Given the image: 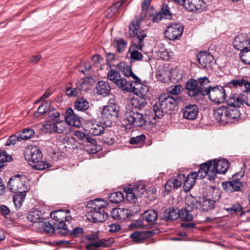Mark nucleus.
I'll list each match as a JSON object with an SVG mask.
<instances>
[{"label":"nucleus","instance_id":"1","mask_svg":"<svg viewBox=\"0 0 250 250\" xmlns=\"http://www.w3.org/2000/svg\"><path fill=\"white\" fill-rule=\"evenodd\" d=\"M182 101L181 97H172L169 94H161L156 102L153 106L154 116L153 119H161L164 113L172 114L177 110L178 104Z\"/></svg>","mask_w":250,"mask_h":250},{"label":"nucleus","instance_id":"2","mask_svg":"<svg viewBox=\"0 0 250 250\" xmlns=\"http://www.w3.org/2000/svg\"><path fill=\"white\" fill-rule=\"evenodd\" d=\"M145 18L146 16H143L142 13L140 19L133 20L129 24L128 38L131 40L130 45L136 44V45H145L144 40L147 34L145 30L140 29V24Z\"/></svg>","mask_w":250,"mask_h":250},{"label":"nucleus","instance_id":"3","mask_svg":"<svg viewBox=\"0 0 250 250\" xmlns=\"http://www.w3.org/2000/svg\"><path fill=\"white\" fill-rule=\"evenodd\" d=\"M122 112L119 105L114 103H110L104 106L101 111V118L103 124L106 127L111 126L122 117Z\"/></svg>","mask_w":250,"mask_h":250},{"label":"nucleus","instance_id":"4","mask_svg":"<svg viewBox=\"0 0 250 250\" xmlns=\"http://www.w3.org/2000/svg\"><path fill=\"white\" fill-rule=\"evenodd\" d=\"M214 117L217 122L225 125L240 117V111L237 109H229L223 105L214 109Z\"/></svg>","mask_w":250,"mask_h":250},{"label":"nucleus","instance_id":"5","mask_svg":"<svg viewBox=\"0 0 250 250\" xmlns=\"http://www.w3.org/2000/svg\"><path fill=\"white\" fill-rule=\"evenodd\" d=\"M125 120L127 121V124L133 125L136 127L146 129L147 125H155L156 122L147 121L148 116L146 114H143L137 111L132 110L125 113L124 115Z\"/></svg>","mask_w":250,"mask_h":250},{"label":"nucleus","instance_id":"6","mask_svg":"<svg viewBox=\"0 0 250 250\" xmlns=\"http://www.w3.org/2000/svg\"><path fill=\"white\" fill-rule=\"evenodd\" d=\"M28 179L24 174H16L11 177L7 183L8 188L12 192H27L30 189L27 186Z\"/></svg>","mask_w":250,"mask_h":250},{"label":"nucleus","instance_id":"7","mask_svg":"<svg viewBox=\"0 0 250 250\" xmlns=\"http://www.w3.org/2000/svg\"><path fill=\"white\" fill-rule=\"evenodd\" d=\"M84 237L86 240L93 241V242H90L86 245V250H93L91 249V247L95 248H108L111 246L114 242V239L112 237L108 239L102 238L100 239L98 232L87 234L84 236Z\"/></svg>","mask_w":250,"mask_h":250},{"label":"nucleus","instance_id":"8","mask_svg":"<svg viewBox=\"0 0 250 250\" xmlns=\"http://www.w3.org/2000/svg\"><path fill=\"white\" fill-rule=\"evenodd\" d=\"M185 89L187 90V94L190 97H205V94L208 93V89L203 90L200 87H199L197 81L193 78L188 79L185 83Z\"/></svg>","mask_w":250,"mask_h":250},{"label":"nucleus","instance_id":"9","mask_svg":"<svg viewBox=\"0 0 250 250\" xmlns=\"http://www.w3.org/2000/svg\"><path fill=\"white\" fill-rule=\"evenodd\" d=\"M184 25L180 22H173L167 26L164 32L165 37L169 40L175 41L179 39L183 34Z\"/></svg>","mask_w":250,"mask_h":250},{"label":"nucleus","instance_id":"10","mask_svg":"<svg viewBox=\"0 0 250 250\" xmlns=\"http://www.w3.org/2000/svg\"><path fill=\"white\" fill-rule=\"evenodd\" d=\"M205 89H208L209 92L205 94V96L207 95L210 101L217 104H221L225 102L226 93L223 86L219 85L214 87L210 86L206 88Z\"/></svg>","mask_w":250,"mask_h":250},{"label":"nucleus","instance_id":"11","mask_svg":"<svg viewBox=\"0 0 250 250\" xmlns=\"http://www.w3.org/2000/svg\"><path fill=\"white\" fill-rule=\"evenodd\" d=\"M23 154L27 161L34 164L41 160L42 157L40 149L38 146L32 145L28 146L25 147Z\"/></svg>","mask_w":250,"mask_h":250},{"label":"nucleus","instance_id":"12","mask_svg":"<svg viewBox=\"0 0 250 250\" xmlns=\"http://www.w3.org/2000/svg\"><path fill=\"white\" fill-rule=\"evenodd\" d=\"M196 58V60L203 67L207 69L212 67L214 58L209 52L201 51L197 53Z\"/></svg>","mask_w":250,"mask_h":250},{"label":"nucleus","instance_id":"13","mask_svg":"<svg viewBox=\"0 0 250 250\" xmlns=\"http://www.w3.org/2000/svg\"><path fill=\"white\" fill-rule=\"evenodd\" d=\"M206 3L203 0H186L183 7L190 12L201 13L205 10Z\"/></svg>","mask_w":250,"mask_h":250},{"label":"nucleus","instance_id":"14","mask_svg":"<svg viewBox=\"0 0 250 250\" xmlns=\"http://www.w3.org/2000/svg\"><path fill=\"white\" fill-rule=\"evenodd\" d=\"M185 179V175L182 173H178L177 176H173L169 179L165 185L164 191L166 192L165 194H168L172 189L180 188L183 183Z\"/></svg>","mask_w":250,"mask_h":250},{"label":"nucleus","instance_id":"15","mask_svg":"<svg viewBox=\"0 0 250 250\" xmlns=\"http://www.w3.org/2000/svg\"><path fill=\"white\" fill-rule=\"evenodd\" d=\"M86 216L92 223H103L108 218V214L102 209L99 210H89L86 214Z\"/></svg>","mask_w":250,"mask_h":250},{"label":"nucleus","instance_id":"16","mask_svg":"<svg viewBox=\"0 0 250 250\" xmlns=\"http://www.w3.org/2000/svg\"><path fill=\"white\" fill-rule=\"evenodd\" d=\"M210 161H212L211 163H213L212 164V171L218 172V174H225L230 165L229 161L225 158L214 159Z\"/></svg>","mask_w":250,"mask_h":250},{"label":"nucleus","instance_id":"17","mask_svg":"<svg viewBox=\"0 0 250 250\" xmlns=\"http://www.w3.org/2000/svg\"><path fill=\"white\" fill-rule=\"evenodd\" d=\"M239 173L235 174L233 175V179L230 181H226L223 182L222 186L223 188L228 192H233L234 191H239L241 189V188L243 186L242 183L240 182V179L235 177L239 175Z\"/></svg>","mask_w":250,"mask_h":250},{"label":"nucleus","instance_id":"18","mask_svg":"<svg viewBox=\"0 0 250 250\" xmlns=\"http://www.w3.org/2000/svg\"><path fill=\"white\" fill-rule=\"evenodd\" d=\"M62 116L68 125L78 127L81 125V117L75 114L71 107L67 108L64 115L62 114Z\"/></svg>","mask_w":250,"mask_h":250},{"label":"nucleus","instance_id":"19","mask_svg":"<svg viewBox=\"0 0 250 250\" xmlns=\"http://www.w3.org/2000/svg\"><path fill=\"white\" fill-rule=\"evenodd\" d=\"M107 78L112 81L122 90L125 89L127 80L121 78L120 73L114 69H111L107 73Z\"/></svg>","mask_w":250,"mask_h":250},{"label":"nucleus","instance_id":"20","mask_svg":"<svg viewBox=\"0 0 250 250\" xmlns=\"http://www.w3.org/2000/svg\"><path fill=\"white\" fill-rule=\"evenodd\" d=\"M183 116L184 118L189 120H194L199 113V108L195 104H189L182 108Z\"/></svg>","mask_w":250,"mask_h":250},{"label":"nucleus","instance_id":"21","mask_svg":"<svg viewBox=\"0 0 250 250\" xmlns=\"http://www.w3.org/2000/svg\"><path fill=\"white\" fill-rule=\"evenodd\" d=\"M144 47V46L142 45H136V44L130 45L127 55L130 54V58L131 60L130 63H132L133 61H140L143 60V55L139 50L142 51Z\"/></svg>","mask_w":250,"mask_h":250},{"label":"nucleus","instance_id":"22","mask_svg":"<svg viewBox=\"0 0 250 250\" xmlns=\"http://www.w3.org/2000/svg\"><path fill=\"white\" fill-rule=\"evenodd\" d=\"M248 100L245 98L242 99V97L237 96L236 94L230 97L229 99L226 100L227 106L226 107L229 109H237L239 108L243 103H245Z\"/></svg>","mask_w":250,"mask_h":250},{"label":"nucleus","instance_id":"23","mask_svg":"<svg viewBox=\"0 0 250 250\" xmlns=\"http://www.w3.org/2000/svg\"><path fill=\"white\" fill-rule=\"evenodd\" d=\"M131 77L134 80V81H129L127 80L126 84L125 85L126 88L125 89H124V90L127 92L132 91L135 94L137 95L138 93H139V87H136V86L139 85L142 87L143 84L140 79L134 73Z\"/></svg>","mask_w":250,"mask_h":250},{"label":"nucleus","instance_id":"24","mask_svg":"<svg viewBox=\"0 0 250 250\" xmlns=\"http://www.w3.org/2000/svg\"><path fill=\"white\" fill-rule=\"evenodd\" d=\"M248 42L247 35L246 34L241 33L235 37L233 42V47L235 49L241 50L248 48L246 45Z\"/></svg>","mask_w":250,"mask_h":250},{"label":"nucleus","instance_id":"25","mask_svg":"<svg viewBox=\"0 0 250 250\" xmlns=\"http://www.w3.org/2000/svg\"><path fill=\"white\" fill-rule=\"evenodd\" d=\"M179 209L171 207L166 208L163 214V219L166 222H171L179 218Z\"/></svg>","mask_w":250,"mask_h":250},{"label":"nucleus","instance_id":"26","mask_svg":"<svg viewBox=\"0 0 250 250\" xmlns=\"http://www.w3.org/2000/svg\"><path fill=\"white\" fill-rule=\"evenodd\" d=\"M107 205L108 203L106 201L100 198H96L90 200L87 204L86 208H89L90 210H99L106 208Z\"/></svg>","mask_w":250,"mask_h":250},{"label":"nucleus","instance_id":"27","mask_svg":"<svg viewBox=\"0 0 250 250\" xmlns=\"http://www.w3.org/2000/svg\"><path fill=\"white\" fill-rule=\"evenodd\" d=\"M197 176L196 171L191 172L187 176H185V179L183 182V189L184 191L188 192L193 188L197 179Z\"/></svg>","mask_w":250,"mask_h":250},{"label":"nucleus","instance_id":"28","mask_svg":"<svg viewBox=\"0 0 250 250\" xmlns=\"http://www.w3.org/2000/svg\"><path fill=\"white\" fill-rule=\"evenodd\" d=\"M96 88L97 94L99 95H102L104 97L108 96L111 90L109 83L104 81L98 82Z\"/></svg>","mask_w":250,"mask_h":250},{"label":"nucleus","instance_id":"29","mask_svg":"<svg viewBox=\"0 0 250 250\" xmlns=\"http://www.w3.org/2000/svg\"><path fill=\"white\" fill-rule=\"evenodd\" d=\"M40 224V231L42 234L52 235L55 232L54 225H52L49 222L39 221Z\"/></svg>","mask_w":250,"mask_h":250},{"label":"nucleus","instance_id":"30","mask_svg":"<svg viewBox=\"0 0 250 250\" xmlns=\"http://www.w3.org/2000/svg\"><path fill=\"white\" fill-rule=\"evenodd\" d=\"M215 201L203 196L200 200V207L202 210L208 211L213 209L215 207Z\"/></svg>","mask_w":250,"mask_h":250},{"label":"nucleus","instance_id":"31","mask_svg":"<svg viewBox=\"0 0 250 250\" xmlns=\"http://www.w3.org/2000/svg\"><path fill=\"white\" fill-rule=\"evenodd\" d=\"M193 211L184 207L179 209V218L183 222H190L193 220Z\"/></svg>","mask_w":250,"mask_h":250},{"label":"nucleus","instance_id":"32","mask_svg":"<svg viewBox=\"0 0 250 250\" xmlns=\"http://www.w3.org/2000/svg\"><path fill=\"white\" fill-rule=\"evenodd\" d=\"M185 207L193 211L194 209H199L200 207V201L198 200L192 195L186 197L185 199Z\"/></svg>","mask_w":250,"mask_h":250},{"label":"nucleus","instance_id":"33","mask_svg":"<svg viewBox=\"0 0 250 250\" xmlns=\"http://www.w3.org/2000/svg\"><path fill=\"white\" fill-rule=\"evenodd\" d=\"M49 109L48 112V120L49 121H52L56 122L57 123H60L62 121L63 117L61 118L60 113L58 112L57 109L50 105Z\"/></svg>","mask_w":250,"mask_h":250},{"label":"nucleus","instance_id":"34","mask_svg":"<svg viewBox=\"0 0 250 250\" xmlns=\"http://www.w3.org/2000/svg\"><path fill=\"white\" fill-rule=\"evenodd\" d=\"M51 104V102L49 100L44 101L43 102L42 104L39 106L38 108V110L35 111L34 113V118H38L40 117L41 116L45 114L46 113H48V112L49 109V106Z\"/></svg>","mask_w":250,"mask_h":250},{"label":"nucleus","instance_id":"35","mask_svg":"<svg viewBox=\"0 0 250 250\" xmlns=\"http://www.w3.org/2000/svg\"><path fill=\"white\" fill-rule=\"evenodd\" d=\"M15 193L13 196V202H14L15 208L17 209L21 208L23 202L24 201L26 195V192L20 191L19 192H14Z\"/></svg>","mask_w":250,"mask_h":250},{"label":"nucleus","instance_id":"36","mask_svg":"<svg viewBox=\"0 0 250 250\" xmlns=\"http://www.w3.org/2000/svg\"><path fill=\"white\" fill-rule=\"evenodd\" d=\"M112 44L114 47L116 48L118 53H122L126 47L127 43L123 39L117 37L113 40Z\"/></svg>","mask_w":250,"mask_h":250},{"label":"nucleus","instance_id":"37","mask_svg":"<svg viewBox=\"0 0 250 250\" xmlns=\"http://www.w3.org/2000/svg\"><path fill=\"white\" fill-rule=\"evenodd\" d=\"M156 196V188L155 187H150L147 191H145L141 197L147 204H149L155 200Z\"/></svg>","mask_w":250,"mask_h":250},{"label":"nucleus","instance_id":"38","mask_svg":"<svg viewBox=\"0 0 250 250\" xmlns=\"http://www.w3.org/2000/svg\"><path fill=\"white\" fill-rule=\"evenodd\" d=\"M74 107L78 111H84L89 108V103L83 97L78 98L74 103Z\"/></svg>","mask_w":250,"mask_h":250},{"label":"nucleus","instance_id":"39","mask_svg":"<svg viewBox=\"0 0 250 250\" xmlns=\"http://www.w3.org/2000/svg\"><path fill=\"white\" fill-rule=\"evenodd\" d=\"M158 214L156 211L153 209H149L145 211L143 214V219L148 223L153 224L156 221Z\"/></svg>","mask_w":250,"mask_h":250},{"label":"nucleus","instance_id":"40","mask_svg":"<svg viewBox=\"0 0 250 250\" xmlns=\"http://www.w3.org/2000/svg\"><path fill=\"white\" fill-rule=\"evenodd\" d=\"M103 136L101 139V141L104 144L108 146H112L115 143L114 135L113 131L109 130H105L103 133Z\"/></svg>","mask_w":250,"mask_h":250},{"label":"nucleus","instance_id":"41","mask_svg":"<svg viewBox=\"0 0 250 250\" xmlns=\"http://www.w3.org/2000/svg\"><path fill=\"white\" fill-rule=\"evenodd\" d=\"M108 199L111 203L118 204L125 200L124 192L116 191L108 195Z\"/></svg>","mask_w":250,"mask_h":250},{"label":"nucleus","instance_id":"42","mask_svg":"<svg viewBox=\"0 0 250 250\" xmlns=\"http://www.w3.org/2000/svg\"><path fill=\"white\" fill-rule=\"evenodd\" d=\"M131 66L132 63L129 65L123 62H120L117 65L118 68L123 72L124 75L127 77H131L134 73L131 69Z\"/></svg>","mask_w":250,"mask_h":250},{"label":"nucleus","instance_id":"43","mask_svg":"<svg viewBox=\"0 0 250 250\" xmlns=\"http://www.w3.org/2000/svg\"><path fill=\"white\" fill-rule=\"evenodd\" d=\"M74 135L76 136L80 140H82L87 144L89 143H95L96 140L91 138L89 134H86L85 132L81 131H75Z\"/></svg>","mask_w":250,"mask_h":250},{"label":"nucleus","instance_id":"44","mask_svg":"<svg viewBox=\"0 0 250 250\" xmlns=\"http://www.w3.org/2000/svg\"><path fill=\"white\" fill-rule=\"evenodd\" d=\"M37 210L42 221L52 216V212L47 207L41 206L37 208Z\"/></svg>","mask_w":250,"mask_h":250},{"label":"nucleus","instance_id":"45","mask_svg":"<svg viewBox=\"0 0 250 250\" xmlns=\"http://www.w3.org/2000/svg\"><path fill=\"white\" fill-rule=\"evenodd\" d=\"M137 211L131 212L128 209L120 208V216L119 220H125L126 219H130L131 217L137 213Z\"/></svg>","mask_w":250,"mask_h":250},{"label":"nucleus","instance_id":"46","mask_svg":"<svg viewBox=\"0 0 250 250\" xmlns=\"http://www.w3.org/2000/svg\"><path fill=\"white\" fill-rule=\"evenodd\" d=\"M239 57L242 62L248 65H250V49L248 47L241 50Z\"/></svg>","mask_w":250,"mask_h":250},{"label":"nucleus","instance_id":"47","mask_svg":"<svg viewBox=\"0 0 250 250\" xmlns=\"http://www.w3.org/2000/svg\"><path fill=\"white\" fill-rule=\"evenodd\" d=\"M105 131L103 125L99 124L92 125L89 130V133L93 136H98L103 134Z\"/></svg>","mask_w":250,"mask_h":250},{"label":"nucleus","instance_id":"48","mask_svg":"<svg viewBox=\"0 0 250 250\" xmlns=\"http://www.w3.org/2000/svg\"><path fill=\"white\" fill-rule=\"evenodd\" d=\"M26 218L28 221L33 223H39V221H42L39 215L37 208L28 212Z\"/></svg>","mask_w":250,"mask_h":250},{"label":"nucleus","instance_id":"49","mask_svg":"<svg viewBox=\"0 0 250 250\" xmlns=\"http://www.w3.org/2000/svg\"><path fill=\"white\" fill-rule=\"evenodd\" d=\"M147 103L146 99L144 97H138L133 98L132 101V104L138 109H141Z\"/></svg>","mask_w":250,"mask_h":250},{"label":"nucleus","instance_id":"50","mask_svg":"<svg viewBox=\"0 0 250 250\" xmlns=\"http://www.w3.org/2000/svg\"><path fill=\"white\" fill-rule=\"evenodd\" d=\"M102 149L100 145L97 144V141L95 143H89L87 145L86 151L90 154H95Z\"/></svg>","mask_w":250,"mask_h":250},{"label":"nucleus","instance_id":"51","mask_svg":"<svg viewBox=\"0 0 250 250\" xmlns=\"http://www.w3.org/2000/svg\"><path fill=\"white\" fill-rule=\"evenodd\" d=\"M160 12L164 18L168 20L172 19V14L170 11V8L167 4L165 3L162 4Z\"/></svg>","mask_w":250,"mask_h":250},{"label":"nucleus","instance_id":"52","mask_svg":"<svg viewBox=\"0 0 250 250\" xmlns=\"http://www.w3.org/2000/svg\"><path fill=\"white\" fill-rule=\"evenodd\" d=\"M146 185L141 183H136L133 186L134 192L139 197H142L145 192Z\"/></svg>","mask_w":250,"mask_h":250},{"label":"nucleus","instance_id":"53","mask_svg":"<svg viewBox=\"0 0 250 250\" xmlns=\"http://www.w3.org/2000/svg\"><path fill=\"white\" fill-rule=\"evenodd\" d=\"M34 130L30 128H26L23 129L22 130V132L21 133H20V136L22 140H26L31 138L34 135Z\"/></svg>","mask_w":250,"mask_h":250},{"label":"nucleus","instance_id":"54","mask_svg":"<svg viewBox=\"0 0 250 250\" xmlns=\"http://www.w3.org/2000/svg\"><path fill=\"white\" fill-rule=\"evenodd\" d=\"M51 165L50 163L46 161L39 160L38 162L35 163L33 166V167L37 170H44L47 168L51 167Z\"/></svg>","mask_w":250,"mask_h":250},{"label":"nucleus","instance_id":"55","mask_svg":"<svg viewBox=\"0 0 250 250\" xmlns=\"http://www.w3.org/2000/svg\"><path fill=\"white\" fill-rule=\"evenodd\" d=\"M52 212V216L50 217L53 220L57 221H61L63 220V216L64 215V209H60L56 210L51 211Z\"/></svg>","mask_w":250,"mask_h":250},{"label":"nucleus","instance_id":"56","mask_svg":"<svg viewBox=\"0 0 250 250\" xmlns=\"http://www.w3.org/2000/svg\"><path fill=\"white\" fill-rule=\"evenodd\" d=\"M57 123H51V124H46L44 125V127L46 129H50L49 132L50 133L52 132H58L59 133H63V130L62 129H59L58 126L57 125Z\"/></svg>","mask_w":250,"mask_h":250},{"label":"nucleus","instance_id":"57","mask_svg":"<svg viewBox=\"0 0 250 250\" xmlns=\"http://www.w3.org/2000/svg\"><path fill=\"white\" fill-rule=\"evenodd\" d=\"M170 75H168V79L173 80L176 82H178L182 78V74L177 69H172L169 71Z\"/></svg>","mask_w":250,"mask_h":250},{"label":"nucleus","instance_id":"58","mask_svg":"<svg viewBox=\"0 0 250 250\" xmlns=\"http://www.w3.org/2000/svg\"><path fill=\"white\" fill-rule=\"evenodd\" d=\"M243 208L242 206L240 204H233L230 208H224V209L228 211L230 214L237 213Z\"/></svg>","mask_w":250,"mask_h":250},{"label":"nucleus","instance_id":"59","mask_svg":"<svg viewBox=\"0 0 250 250\" xmlns=\"http://www.w3.org/2000/svg\"><path fill=\"white\" fill-rule=\"evenodd\" d=\"M21 138L20 133L17 135H13L10 136L6 142V146H10L16 144V142L21 141Z\"/></svg>","mask_w":250,"mask_h":250},{"label":"nucleus","instance_id":"60","mask_svg":"<svg viewBox=\"0 0 250 250\" xmlns=\"http://www.w3.org/2000/svg\"><path fill=\"white\" fill-rule=\"evenodd\" d=\"M84 233V229L81 227H76L74 228L71 231L69 230V235L72 238L79 237L81 234Z\"/></svg>","mask_w":250,"mask_h":250},{"label":"nucleus","instance_id":"61","mask_svg":"<svg viewBox=\"0 0 250 250\" xmlns=\"http://www.w3.org/2000/svg\"><path fill=\"white\" fill-rule=\"evenodd\" d=\"M13 161L12 157L8 155L5 150L0 149V162L4 163Z\"/></svg>","mask_w":250,"mask_h":250},{"label":"nucleus","instance_id":"62","mask_svg":"<svg viewBox=\"0 0 250 250\" xmlns=\"http://www.w3.org/2000/svg\"><path fill=\"white\" fill-rule=\"evenodd\" d=\"M146 139V137L145 135L142 134L136 137H133L130 138L129 140V143L132 145L134 144H142L144 143Z\"/></svg>","mask_w":250,"mask_h":250},{"label":"nucleus","instance_id":"63","mask_svg":"<svg viewBox=\"0 0 250 250\" xmlns=\"http://www.w3.org/2000/svg\"><path fill=\"white\" fill-rule=\"evenodd\" d=\"M136 243H143V237H141V231H136L132 233L130 235Z\"/></svg>","mask_w":250,"mask_h":250},{"label":"nucleus","instance_id":"64","mask_svg":"<svg viewBox=\"0 0 250 250\" xmlns=\"http://www.w3.org/2000/svg\"><path fill=\"white\" fill-rule=\"evenodd\" d=\"M212 161L208 160L206 162L201 164L200 165L199 168L198 169V172H201V171H207V172H209L210 168L212 167Z\"/></svg>","mask_w":250,"mask_h":250}]
</instances>
